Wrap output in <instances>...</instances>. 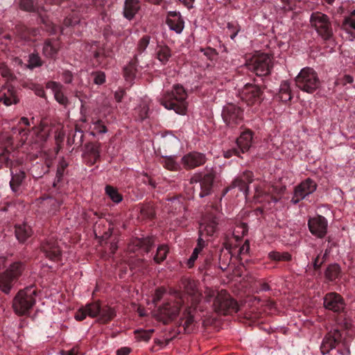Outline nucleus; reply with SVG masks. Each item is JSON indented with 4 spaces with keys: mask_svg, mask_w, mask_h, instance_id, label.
I'll return each mask as SVG.
<instances>
[{
    "mask_svg": "<svg viewBox=\"0 0 355 355\" xmlns=\"http://www.w3.org/2000/svg\"><path fill=\"white\" fill-rule=\"evenodd\" d=\"M183 309L182 319L184 325L189 326L193 322V309L185 302V297L177 291L170 292L163 305L158 308L155 316L159 321L166 324L177 318Z\"/></svg>",
    "mask_w": 355,
    "mask_h": 355,
    "instance_id": "f257e3e1",
    "label": "nucleus"
},
{
    "mask_svg": "<svg viewBox=\"0 0 355 355\" xmlns=\"http://www.w3.org/2000/svg\"><path fill=\"white\" fill-rule=\"evenodd\" d=\"M187 94L180 85H175L171 92H166L160 98V103L167 110H173L177 114H186Z\"/></svg>",
    "mask_w": 355,
    "mask_h": 355,
    "instance_id": "f03ea898",
    "label": "nucleus"
},
{
    "mask_svg": "<svg viewBox=\"0 0 355 355\" xmlns=\"http://www.w3.org/2000/svg\"><path fill=\"white\" fill-rule=\"evenodd\" d=\"M205 294L208 302L214 301L213 306L215 311L224 315L230 311H237L236 301L232 299L225 290L217 291L207 288Z\"/></svg>",
    "mask_w": 355,
    "mask_h": 355,
    "instance_id": "7ed1b4c3",
    "label": "nucleus"
},
{
    "mask_svg": "<svg viewBox=\"0 0 355 355\" xmlns=\"http://www.w3.org/2000/svg\"><path fill=\"white\" fill-rule=\"evenodd\" d=\"M36 290L33 286L18 292L13 300V309L18 315H25L35 304Z\"/></svg>",
    "mask_w": 355,
    "mask_h": 355,
    "instance_id": "20e7f679",
    "label": "nucleus"
},
{
    "mask_svg": "<svg viewBox=\"0 0 355 355\" xmlns=\"http://www.w3.org/2000/svg\"><path fill=\"white\" fill-rule=\"evenodd\" d=\"M298 88L307 93H313L320 85L317 73L310 67L303 68L295 78Z\"/></svg>",
    "mask_w": 355,
    "mask_h": 355,
    "instance_id": "39448f33",
    "label": "nucleus"
},
{
    "mask_svg": "<svg viewBox=\"0 0 355 355\" xmlns=\"http://www.w3.org/2000/svg\"><path fill=\"white\" fill-rule=\"evenodd\" d=\"M248 66L257 76H266L272 67V58L266 53H257L250 59Z\"/></svg>",
    "mask_w": 355,
    "mask_h": 355,
    "instance_id": "423d86ee",
    "label": "nucleus"
},
{
    "mask_svg": "<svg viewBox=\"0 0 355 355\" xmlns=\"http://www.w3.org/2000/svg\"><path fill=\"white\" fill-rule=\"evenodd\" d=\"M24 266L19 262L11 264L9 268L0 275V290L3 293H9L12 282L21 275Z\"/></svg>",
    "mask_w": 355,
    "mask_h": 355,
    "instance_id": "0eeeda50",
    "label": "nucleus"
},
{
    "mask_svg": "<svg viewBox=\"0 0 355 355\" xmlns=\"http://www.w3.org/2000/svg\"><path fill=\"white\" fill-rule=\"evenodd\" d=\"M311 26L323 39L328 40L332 35V28L327 15L320 12H313L310 17Z\"/></svg>",
    "mask_w": 355,
    "mask_h": 355,
    "instance_id": "6e6552de",
    "label": "nucleus"
},
{
    "mask_svg": "<svg viewBox=\"0 0 355 355\" xmlns=\"http://www.w3.org/2000/svg\"><path fill=\"white\" fill-rule=\"evenodd\" d=\"M180 287L184 288L185 294V302L189 305L190 303L193 310L196 309V305L200 300L201 294L199 292L198 282L189 278H184L181 281Z\"/></svg>",
    "mask_w": 355,
    "mask_h": 355,
    "instance_id": "1a4fd4ad",
    "label": "nucleus"
},
{
    "mask_svg": "<svg viewBox=\"0 0 355 355\" xmlns=\"http://www.w3.org/2000/svg\"><path fill=\"white\" fill-rule=\"evenodd\" d=\"M261 88L252 84H246L240 92L241 98L248 105L259 104L262 100Z\"/></svg>",
    "mask_w": 355,
    "mask_h": 355,
    "instance_id": "9d476101",
    "label": "nucleus"
},
{
    "mask_svg": "<svg viewBox=\"0 0 355 355\" xmlns=\"http://www.w3.org/2000/svg\"><path fill=\"white\" fill-rule=\"evenodd\" d=\"M222 116L224 122L229 126L239 124L243 120V111L232 103H228L223 107Z\"/></svg>",
    "mask_w": 355,
    "mask_h": 355,
    "instance_id": "9b49d317",
    "label": "nucleus"
},
{
    "mask_svg": "<svg viewBox=\"0 0 355 355\" xmlns=\"http://www.w3.org/2000/svg\"><path fill=\"white\" fill-rule=\"evenodd\" d=\"M199 225V238L212 236L218 230V218L215 216L206 215L202 217Z\"/></svg>",
    "mask_w": 355,
    "mask_h": 355,
    "instance_id": "f8f14e48",
    "label": "nucleus"
},
{
    "mask_svg": "<svg viewBox=\"0 0 355 355\" xmlns=\"http://www.w3.org/2000/svg\"><path fill=\"white\" fill-rule=\"evenodd\" d=\"M316 189V183L311 179L307 178L295 187L291 202L295 205L297 204L306 196L313 193Z\"/></svg>",
    "mask_w": 355,
    "mask_h": 355,
    "instance_id": "ddd939ff",
    "label": "nucleus"
},
{
    "mask_svg": "<svg viewBox=\"0 0 355 355\" xmlns=\"http://www.w3.org/2000/svg\"><path fill=\"white\" fill-rule=\"evenodd\" d=\"M44 255L51 260L58 261L61 256L60 245L54 236L46 239L41 245Z\"/></svg>",
    "mask_w": 355,
    "mask_h": 355,
    "instance_id": "4468645a",
    "label": "nucleus"
},
{
    "mask_svg": "<svg viewBox=\"0 0 355 355\" xmlns=\"http://www.w3.org/2000/svg\"><path fill=\"white\" fill-rule=\"evenodd\" d=\"M308 225L312 234L322 238L325 236L327 229V221L324 217L317 216L309 220Z\"/></svg>",
    "mask_w": 355,
    "mask_h": 355,
    "instance_id": "2eb2a0df",
    "label": "nucleus"
},
{
    "mask_svg": "<svg viewBox=\"0 0 355 355\" xmlns=\"http://www.w3.org/2000/svg\"><path fill=\"white\" fill-rule=\"evenodd\" d=\"M324 306L334 312H341L345 309V302L342 297L336 293H329L324 297Z\"/></svg>",
    "mask_w": 355,
    "mask_h": 355,
    "instance_id": "dca6fc26",
    "label": "nucleus"
},
{
    "mask_svg": "<svg viewBox=\"0 0 355 355\" xmlns=\"http://www.w3.org/2000/svg\"><path fill=\"white\" fill-rule=\"evenodd\" d=\"M342 341V334L338 329L329 331L323 339L321 345V352L323 354L336 348V345Z\"/></svg>",
    "mask_w": 355,
    "mask_h": 355,
    "instance_id": "f3484780",
    "label": "nucleus"
},
{
    "mask_svg": "<svg viewBox=\"0 0 355 355\" xmlns=\"http://www.w3.org/2000/svg\"><path fill=\"white\" fill-rule=\"evenodd\" d=\"M100 304L98 302H92L80 307L75 314L76 320H83L87 316L96 318L100 312Z\"/></svg>",
    "mask_w": 355,
    "mask_h": 355,
    "instance_id": "a211bd4d",
    "label": "nucleus"
},
{
    "mask_svg": "<svg viewBox=\"0 0 355 355\" xmlns=\"http://www.w3.org/2000/svg\"><path fill=\"white\" fill-rule=\"evenodd\" d=\"M206 158L204 154L193 152L184 155L182 158V164L187 169H191L204 164Z\"/></svg>",
    "mask_w": 355,
    "mask_h": 355,
    "instance_id": "6ab92c4d",
    "label": "nucleus"
},
{
    "mask_svg": "<svg viewBox=\"0 0 355 355\" xmlns=\"http://www.w3.org/2000/svg\"><path fill=\"white\" fill-rule=\"evenodd\" d=\"M214 175L211 173H207L201 178L197 180L196 178L192 179L196 182H199L200 191L198 193L200 198H203L211 193Z\"/></svg>",
    "mask_w": 355,
    "mask_h": 355,
    "instance_id": "aec40b11",
    "label": "nucleus"
},
{
    "mask_svg": "<svg viewBox=\"0 0 355 355\" xmlns=\"http://www.w3.org/2000/svg\"><path fill=\"white\" fill-rule=\"evenodd\" d=\"M0 102L8 106L12 104H17L19 98L16 94V91L10 85L3 87L0 91Z\"/></svg>",
    "mask_w": 355,
    "mask_h": 355,
    "instance_id": "412c9836",
    "label": "nucleus"
},
{
    "mask_svg": "<svg viewBox=\"0 0 355 355\" xmlns=\"http://www.w3.org/2000/svg\"><path fill=\"white\" fill-rule=\"evenodd\" d=\"M46 88L52 91L56 101L62 105H67L68 99L62 93V85L60 83L54 81L49 82L46 84Z\"/></svg>",
    "mask_w": 355,
    "mask_h": 355,
    "instance_id": "4be33fe9",
    "label": "nucleus"
},
{
    "mask_svg": "<svg viewBox=\"0 0 355 355\" xmlns=\"http://www.w3.org/2000/svg\"><path fill=\"white\" fill-rule=\"evenodd\" d=\"M166 23L169 28L175 31L177 33H180L184 28V21L182 19L179 13L171 12L169 13Z\"/></svg>",
    "mask_w": 355,
    "mask_h": 355,
    "instance_id": "5701e85b",
    "label": "nucleus"
},
{
    "mask_svg": "<svg viewBox=\"0 0 355 355\" xmlns=\"http://www.w3.org/2000/svg\"><path fill=\"white\" fill-rule=\"evenodd\" d=\"M252 132L247 130L241 133L236 139V145L243 153L247 152L252 146Z\"/></svg>",
    "mask_w": 355,
    "mask_h": 355,
    "instance_id": "b1692460",
    "label": "nucleus"
},
{
    "mask_svg": "<svg viewBox=\"0 0 355 355\" xmlns=\"http://www.w3.org/2000/svg\"><path fill=\"white\" fill-rule=\"evenodd\" d=\"M139 8L140 3L138 0H125L123 15L126 19L131 20L134 18Z\"/></svg>",
    "mask_w": 355,
    "mask_h": 355,
    "instance_id": "393cba45",
    "label": "nucleus"
},
{
    "mask_svg": "<svg viewBox=\"0 0 355 355\" xmlns=\"http://www.w3.org/2000/svg\"><path fill=\"white\" fill-rule=\"evenodd\" d=\"M12 178L10 182V186L13 193L19 194L21 192V184L25 178L24 171H19L18 173L13 174L11 172Z\"/></svg>",
    "mask_w": 355,
    "mask_h": 355,
    "instance_id": "a878e982",
    "label": "nucleus"
},
{
    "mask_svg": "<svg viewBox=\"0 0 355 355\" xmlns=\"http://www.w3.org/2000/svg\"><path fill=\"white\" fill-rule=\"evenodd\" d=\"M32 234L31 227L26 224L15 226V235L19 242H24Z\"/></svg>",
    "mask_w": 355,
    "mask_h": 355,
    "instance_id": "bb28decb",
    "label": "nucleus"
},
{
    "mask_svg": "<svg viewBox=\"0 0 355 355\" xmlns=\"http://www.w3.org/2000/svg\"><path fill=\"white\" fill-rule=\"evenodd\" d=\"M115 315V311L112 308L107 306H100V312L98 316L101 322L105 323L114 318Z\"/></svg>",
    "mask_w": 355,
    "mask_h": 355,
    "instance_id": "cd10ccee",
    "label": "nucleus"
},
{
    "mask_svg": "<svg viewBox=\"0 0 355 355\" xmlns=\"http://www.w3.org/2000/svg\"><path fill=\"white\" fill-rule=\"evenodd\" d=\"M171 57V51L167 46H158L156 58L162 64H166Z\"/></svg>",
    "mask_w": 355,
    "mask_h": 355,
    "instance_id": "c85d7f7f",
    "label": "nucleus"
},
{
    "mask_svg": "<svg viewBox=\"0 0 355 355\" xmlns=\"http://www.w3.org/2000/svg\"><path fill=\"white\" fill-rule=\"evenodd\" d=\"M279 98L282 101L286 102L291 99V86L287 80H284L279 86Z\"/></svg>",
    "mask_w": 355,
    "mask_h": 355,
    "instance_id": "c756f323",
    "label": "nucleus"
},
{
    "mask_svg": "<svg viewBox=\"0 0 355 355\" xmlns=\"http://www.w3.org/2000/svg\"><path fill=\"white\" fill-rule=\"evenodd\" d=\"M58 45L55 42L47 41L44 43L43 53L46 57L53 58L58 51Z\"/></svg>",
    "mask_w": 355,
    "mask_h": 355,
    "instance_id": "7c9ffc66",
    "label": "nucleus"
},
{
    "mask_svg": "<svg viewBox=\"0 0 355 355\" xmlns=\"http://www.w3.org/2000/svg\"><path fill=\"white\" fill-rule=\"evenodd\" d=\"M343 28L349 33L353 35L355 33V10L345 19Z\"/></svg>",
    "mask_w": 355,
    "mask_h": 355,
    "instance_id": "2f4dec72",
    "label": "nucleus"
},
{
    "mask_svg": "<svg viewBox=\"0 0 355 355\" xmlns=\"http://www.w3.org/2000/svg\"><path fill=\"white\" fill-rule=\"evenodd\" d=\"M231 187L232 188L238 187L239 189L245 194V197L248 196V186L247 185L245 180L241 176L237 177L234 180Z\"/></svg>",
    "mask_w": 355,
    "mask_h": 355,
    "instance_id": "473e14b6",
    "label": "nucleus"
},
{
    "mask_svg": "<svg viewBox=\"0 0 355 355\" xmlns=\"http://www.w3.org/2000/svg\"><path fill=\"white\" fill-rule=\"evenodd\" d=\"M340 272V266L338 264H331L330 265L325 272L326 277L329 280H334L336 279L339 275Z\"/></svg>",
    "mask_w": 355,
    "mask_h": 355,
    "instance_id": "72a5a7b5",
    "label": "nucleus"
},
{
    "mask_svg": "<svg viewBox=\"0 0 355 355\" xmlns=\"http://www.w3.org/2000/svg\"><path fill=\"white\" fill-rule=\"evenodd\" d=\"M154 243V240L153 237H148L141 239H137L134 241V244L137 246H141V248L147 253L150 251L151 246Z\"/></svg>",
    "mask_w": 355,
    "mask_h": 355,
    "instance_id": "f704fd0d",
    "label": "nucleus"
},
{
    "mask_svg": "<svg viewBox=\"0 0 355 355\" xmlns=\"http://www.w3.org/2000/svg\"><path fill=\"white\" fill-rule=\"evenodd\" d=\"M153 332L154 329H150L148 330L138 329L135 331L137 340L145 342H147L150 339L152 334Z\"/></svg>",
    "mask_w": 355,
    "mask_h": 355,
    "instance_id": "c9c22d12",
    "label": "nucleus"
},
{
    "mask_svg": "<svg viewBox=\"0 0 355 355\" xmlns=\"http://www.w3.org/2000/svg\"><path fill=\"white\" fill-rule=\"evenodd\" d=\"M168 252V248L167 245H162L157 248V253L154 257V260L156 263H160L164 261L167 255Z\"/></svg>",
    "mask_w": 355,
    "mask_h": 355,
    "instance_id": "e433bc0d",
    "label": "nucleus"
},
{
    "mask_svg": "<svg viewBox=\"0 0 355 355\" xmlns=\"http://www.w3.org/2000/svg\"><path fill=\"white\" fill-rule=\"evenodd\" d=\"M150 37L148 35H144L138 42L137 46V52L139 54L143 53L149 45Z\"/></svg>",
    "mask_w": 355,
    "mask_h": 355,
    "instance_id": "4c0bfd02",
    "label": "nucleus"
},
{
    "mask_svg": "<svg viewBox=\"0 0 355 355\" xmlns=\"http://www.w3.org/2000/svg\"><path fill=\"white\" fill-rule=\"evenodd\" d=\"M105 192L107 195L112 199L114 202L119 203L122 200L121 196L117 190L111 186H107L105 187Z\"/></svg>",
    "mask_w": 355,
    "mask_h": 355,
    "instance_id": "58836bf2",
    "label": "nucleus"
},
{
    "mask_svg": "<svg viewBox=\"0 0 355 355\" xmlns=\"http://www.w3.org/2000/svg\"><path fill=\"white\" fill-rule=\"evenodd\" d=\"M148 112V107L143 103L137 107L135 110V116L137 120H143L147 117Z\"/></svg>",
    "mask_w": 355,
    "mask_h": 355,
    "instance_id": "ea45409f",
    "label": "nucleus"
},
{
    "mask_svg": "<svg viewBox=\"0 0 355 355\" xmlns=\"http://www.w3.org/2000/svg\"><path fill=\"white\" fill-rule=\"evenodd\" d=\"M163 164L166 168L171 171H176L179 168L178 164L175 161V157L173 156L166 157L163 161Z\"/></svg>",
    "mask_w": 355,
    "mask_h": 355,
    "instance_id": "a19ab883",
    "label": "nucleus"
},
{
    "mask_svg": "<svg viewBox=\"0 0 355 355\" xmlns=\"http://www.w3.org/2000/svg\"><path fill=\"white\" fill-rule=\"evenodd\" d=\"M88 152L94 158L95 160L100 157V144H89L87 146Z\"/></svg>",
    "mask_w": 355,
    "mask_h": 355,
    "instance_id": "79ce46f5",
    "label": "nucleus"
},
{
    "mask_svg": "<svg viewBox=\"0 0 355 355\" xmlns=\"http://www.w3.org/2000/svg\"><path fill=\"white\" fill-rule=\"evenodd\" d=\"M266 185L264 184H260L259 185H257L254 188L255 190V194L254 198L257 201H261L259 198L264 195L268 194V191L266 190L265 188Z\"/></svg>",
    "mask_w": 355,
    "mask_h": 355,
    "instance_id": "37998d69",
    "label": "nucleus"
},
{
    "mask_svg": "<svg viewBox=\"0 0 355 355\" xmlns=\"http://www.w3.org/2000/svg\"><path fill=\"white\" fill-rule=\"evenodd\" d=\"M41 60L38 55L31 54L29 56L28 67L31 69L41 66Z\"/></svg>",
    "mask_w": 355,
    "mask_h": 355,
    "instance_id": "c03bdc74",
    "label": "nucleus"
},
{
    "mask_svg": "<svg viewBox=\"0 0 355 355\" xmlns=\"http://www.w3.org/2000/svg\"><path fill=\"white\" fill-rule=\"evenodd\" d=\"M227 28L231 32V40H234V38L236 37L239 32L240 31L239 26L236 23H228L227 25Z\"/></svg>",
    "mask_w": 355,
    "mask_h": 355,
    "instance_id": "a18cd8bd",
    "label": "nucleus"
},
{
    "mask_svg": "<svg viewBox=\"0 0 355 355\" xmlns=\"http://www.w3.org/2000/svg\"><path fill=\"white\" fill-rule=\"evenodd\" d=\"M80 21V18L76 13H73L71 17H67L64 19V24L67 26H72L78 24Z\"/></svg>",
    "mask_w": 355,
    "mask_h": 355,
    "instance_id": "49530a36",
    "label": "nucleus"
},
{
    "mask_svg": "<svg viewBox=\"0 0 355 355\" xmlns=\"http://www.w3.org/2000/svg\"><path fill=\"white\" fill-rule=\"evenodd\" d=\"M20 8L26 11H32L34 10V4L32 0H20Z\"/></svg>",
    "mask_w": 355,
    "mask_h": 355,
    "instance_id": "de8ad7c7",
    "label": "nucleus"
},
{
    "mask_svg": "<svg viewBox=\"0 0 355 355\" xmlns=\"http://www.w3.org/2000/svg\"><path fill=\"white\" fill-rule=\"evenodd\" d=\"M166 293V289L164 287L157 288L155 290L153 301L154 303L159 302Z\"/></svg>",
    "mask_w": 355,
    "mask_h": 355,
    "instance_id": "09e8293b",
    "label": "nucleus"
},
{
    "mask_svg": "<svg viewBox=\"0 0 355 355\" xmlns=\"http://www.w3.org/2000/svg\"><path fill=\"white\" fill-rule=\"evenodd\" d=\"M94 82L96 85H102L105 82V74L102 71H97L94 74Z\"/></svg>",
    "mask_w": 355,
    "mask_h": 355,
    "instance_id": "8fccbe9b",
    "label": "nucleus"
},
{
    "mask_svg": "<svg viewBox=\"0 0 355 355\" xmlns=\"http://www.w3.org/2000/svg\"><path fill=\"white\" fill-rule=\"evenodd\" d=\"M94 130L96 133L103 134L107 132V128L101 121H98L94 123Z\"/></svg>",
    "mask_w": 355,
    "mask_h": 355,
    "instance_id": "3c124183",
    "label": "nucleus"
},
{
    "mask_svg": "<svg viewBox=\"0 0 355 355\" xmlns=\"http://www.w3.org/2000/svg\"><path fill=\"white\" fill-rule=\"evenodd\" d=\"M67 166H68V164L64 159H62L60 162L58 167V170H57V175H56L58 180H60L62 178L64 171Z\"/></svg>",
    "mask_w": 355,
    "mask_h": 355,
    "instance_id": "603ef678",
    "label": "nucleus"
},
{
    "mask_svg": "<svg viewBox=\"0 0 355 355\" xmlns=\"http://www.w3.org/2000/svg\"><path fill=\"white\" fill-rule=\"evenodd\" d=\"M205 245V241L202 238H198L197 246L194 248L193 253H196L198 256L199 253L202 251Z\"/></svg>",
    "mask_w": 355,
    "mask_h": 355,
    "instance_id": "864d4df0",
    "label": "nucleus"
},
{
    "mask_svg": "<svg viewBox=\"0 0 355 355\" xmlns=\"http://www.w3.org/2000/svg\"><path fill=\"white\" fill-rule=\"evenodd\" d=\"M0 74L6 78H10L12 75L10 69L3 63L0 64Z\"/></svg>",
    "mask_w": 355,
    "mask_h": 355,
    "instance_id": "5fc2aeb1",
    "label": "nucleus"
},
{
    "mask_svg": "<svg viewBox=\"0 0 355 355\" xmlns=\"http://www.w3.org/2000/svg\"><path fill=\"white\" fill-rule=\"evenodd\" d=\"M240 152L241 151H240L239 148H238V149L237 148H232V149L228 150L227 151H225L224 152V157H227V158H229V157H232L234 155L239 156Z\"/></svg>",
    "mask_w": 355,
    "mask_h": 355,
    "instance_id": "6e6d98bb",
    "label": "nucleus"
},
{
    "mask_svg": "<svg viewBox=\"0 0 355 355\" xmlns=\"http://www.w3.org/2000/svg\"><path fill=\"white\" fill-rule=\"evenodd\" d=\"M240 176L245 180L248 186L252 182L253 175L252 173L250 171H245Z\"/></svg>",
    "mask_w": 355,
    "mask_h": 355,
    "instance_id": "4d7b16f0",
    "label": "nucleus"
},
{
    "mask_svg": "<svg viewBox=\"0 0 355 355\" xmlns=\"http://www.w3.org/2000/svg\"><path fill=\"white\" fill-rule=\"evenodd\" d=\"M72 73L69 71L62 73V80L65 83H70L72 81Z\"/></svg>",
    "mask_w": 355,
    "mask_h": 355,
    "instance_id": "13d9d810",
    "label": "nucleus"
},
{
    "mask_svg": "<svg viewBox=\"0 0 355 355\" xmlns=\"http://www.w3.org/2000/svg\"><path fill=\"white\" fill-rule=\"evenodd\" d=\"M250 250V243L248 241H245V243L240 248V254H247Z\"/></svg>",
    "mask_w": 355,
    "mask_h": 355,
    "instance_id": "bf43d9fd",
    "label": "nucleus"
},
{
    "mask_svg": "<svg viewBox=\"0 0 355 355\" xmlns=\"http://www.w3.org/2000/svg\"><path fill=\"white\" fill-rule=\"evenodd\" d=\"M170 204L171 205V207H174L175 209H177V208L184 209L182 204L178 200H176V199L170 200L168 205H170Z\"/></svg>",
    "mask_w": 355,
    "mask_h": 355,
    "instance_id": "052dcab7",
    "label": "nucleus"
},
{
    "mask_svg": "<svg viewBox=\"0 0 355 355\" xmlns=\"http://www.w3.org/2000/svg\"><path fill=\"white\" fill-rule=\"evenodd\" d=\"M131 352L129 347H124L119 349L116 351V355H128Z\"/></svg>",
    "mask_w": 355,
    "mask_h": 355,
    "instance_id": "680f3d73",
    "label": "nucleus"
},
{
    "mask_svg": "<svg viewBox=\"0 0 355 355\" xmlns=\"http://www.w3.org/2000/svg\"><path fill=\"white\" fill-rule=\"evenodd\" d=\"M268 257L272 259V260H276V261H280L281 260V258H280V253L279 252H270L269 254H268Z\"/></svg>",
    "mask_w": 355,
    "mask_h": 355,
    "instance_id": "e2e57ef3",
    "label": "nucleus"
},
{
    "mask_svg": "<svg viewBox=\"0 0 355 355\" xmlns=\"http://www.w3.org/2000/svg\"><path fill=\"white\" fill-rule=\"evenodd\" d=\"M198 255L196 254V253H192L191 256L190 257V258L188 260V265L189 267H192L195 261L198 258Z\"/></svg>",
    "mask_w": 355,
    "mask_h": 355,
    "instance_id": "0e129e2a",
    "label": "nucleus"
},
{
    "mask_svg": "<svg viewBox=\"0 0 355 355\" xmlns=\"http://www.w3.org/2000/svg\"><path fill=\"white\" fill-rule=\"evenodd\" d=\"M280 261H289L291 259V255L288 252L280 253Z\"/></svg>",
    "mask_w": 355,
    "mask_h": 355,
    "instance_id": "69168bd1",
    "label": "nucleus"
},
{
    "mask_svg": "<svg viewBox=\"0 0 355 355\" xmlns=\"http://www.w3.org/2000/svg\"><path fill=\"white\" fill-rule=\"evenodd\" d=\"M12 132L14 134H16L17 132H18L19 135H22V134H23V135H27V132H26V130H24V129H19L18 128H13L12 129Z\"/></svg>",
    "mask_w": 355,
    "mask_h": 355,
    "instance_id": "338daca9",
    "label": "nucleus"
},
{
    "mask_svg": "<svg viewBox=\"0 0 355 355\" xmlns=\"http://www.w3.org/2000/svg\"><path fill=\"white\" fill-rule=\"evenodd\" d=\"M353 82V77L349 75H345L343 77V83L345 85L347 83H352Z\"/></svg>",
    "mask_w": 355,
    "mask_h": 355,
    "instance_id": "774afa93",
    "label": "nucleus"
}]
</instances>
